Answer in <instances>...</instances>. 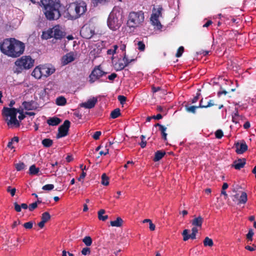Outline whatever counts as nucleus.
<instances>
[{
	"label": "nucleus",
	"mask_w": 256,
	"mask_h": 256,
	"mask_svg": "<svg viewBox=\"0 0 256 256\" xmlns=\"http://www.w3.org/2000/svg\"><path fill=\"white\" fill-rule=\"evenodd\" d=\"M75 60V55L74 52H70L64 56L62 58V64L63 65H66L73 62Z\"/></svg>",
	"instance_id": "dca6fc26"
},
{
	"label": "nucleus",
	"mask_w": 256,
	"mask_h": 256,
	"mask_svg": "<svg viewBox=\"0 0 256 256\" xmlns=\"http://www.w3.org/2000/svg\"><path fill=\"white\" fill-rule=\"evenodd\" d=\"M246 164V160L245 158H238L234 162L232 166L236 170H240L244 167Z\"/></svg>",
	"instance_id": "a211bd4d"
},
{
	"label": "nucleus",
	"mask_w": 256,
	"mask_h": 256,
	"mask_svg": "<svg viewBox=\"0 0 256 256\" xmlns=\"http://www.w3.org/2000/svg\"><path fill=\"white\" fill-rule=\"evenodd\" d=\"M184 52V48L182 46H180L178 48L177 50L176 56L177 58H180L182 56V53Z\"/></svg>",
	"instance_id": "a18cd8bd"
},
{
	"label": "nucleus",
	"mask_w": 256,
	"mask_h": 256,
	"mask_svg": "<svg viewBox=\"0 0 256 256\" xmlns=\"http://www.w3.org/2000/svg\"><path fill=\"white\" fill-rule=\"evenodd\" d=\"M150 20L152 24L156 26L158 30H160L162 28V25L158 20V17L156 14H152Z\"/></svg>",
	"instance_id": "aec40b11"
},
{
	"label": "nucleus",
	"mask_w": 256,
	"mask_h": 256,
	"mask_svg": "<svg viewBox=\"0 0 256 256\" xmlns=\"http://www.w3.org/2000/svg\"><path fill=\"white\" fill-rule=\"evenodd\" d=\"M22 108L26 110H35L38 108V104L36 102L31 100L30 102H24L22 104Z\"/></svg>",
	"instance_id": "4468645a"
},
{
	"label": "nucleus",
	"mask_w": 256,
	"mask_h": 256,
	"mask_svg": "<svg viewBox=\"0 0 256 256\" xmlns=\"http://www.w3.org/2000/svg\"><path fill=\"white\" fill-rule=\"evenodd\" d=\"M200 90L196 94V95L191 100L192 104H194L200 98Z\"/></svg>",
	"instance_id": "09e8293b"
},
{
	"label": "nucleus",
	"mask_w": 256,
	"mask_h": 256,
	"mask_svg": "<svg viewBox=\"0 0 256 256\" xmlns=\"http://www.w3.org/2000/svg\"><path fill=\"white\" fill-rule=\"evenodd\" d=\"M108 0H94V6H98L99 4H104Z\"/></svg>",
	"instance_id": "bf43d9fd"
},
{
	"label": "nucleus",
	"mask_w": 256,
	"mask_h": 256,
	"mask_svg": "<svg viewBox=\"0 0 256 256\" xmlns=\"http://www.w3.org/2000/svg\"><path fill=\"white\" fill-rule=\"evenodd\" d=\"M70 126V121L68 120H65L64 123L58 128V133L56 135V138L58 139L67 136L68 134Z\"/></svg>",
	"instance_id": "9d476101"
},
{
	"label": "nucleus",
	"mask_w": 256,
	"mask_h": 256,
	"mask_svg": "<svg viewBox=\"0 0 256 256\" xmlns=\"http://www.w3.org/2000/svg\"><path fill=\"white\" fill-rule=\"evenodd\" d=\"M20 224V220H18L17 221H14L12 224V228H14L15 227H16L18 225Z\"/></svg>",
	"instance_id": "338daca9"
},
{
	"label": "nucleus",
	"mask_w": 256,
	"mask_h": 256,
	"mask_svg": "<svg viewBox=\"0 0 256 256\" xmlns=\"http://www.w3.org/2000/svg\"><path fill=\"white\" fill-rule=\"evenodd\" d=\"M101 183L104 186H107L109 184V178L104 173L102 176Z\"/></svg>",
	"instance_id": "2f4dec72"
},
{
	"label": "nucleus",
	"mask_w": 256,
	"mask_h": 256,
	"mask_svg": "<svg viewBox=\"0 0 256 256\" xmlns=\"http://www.w3.org/2000/svg\"><path fill=\"white\" fill-rule=\"evenodd\" d=\"M123 60L124 61V64H125V65H126V66H128L130 63L132 62V61H134V59H131V60H129L126 54H124V56L123 58Z\"/></svg>",
	"instance_id": "8fccbe9b"
},
{
	"label": "nucleus",
	"mask_w": 256,
	"mask_h": 256,
	"mask_svg": "<svg viewBox=\"0 0 256 256\" xmlns=\"http://www.w3.org/2000/svg\"><path fill=\"white\" fill-rule=\"evenodd\" d=\"M30 174L34 175L36 174L40 171L38 168H36L34 164L31 166L29 169Z\"/></svg>",
	"instance_id": "72a5a7b5"
},
{
	"label": "nucleus",
	"mask_w": 256,
	"mask_h": 256,
	"mask_svg": "<svg viewBox=\"0 0 256 256\" xmlns=\"http://www.w3.org/2000/svg\"><path fill=\"white\" fill-rule=\"evenodd\" d=\"M10 141L14 144V142L18 143L19 141V138L18 136H14L12 138Z\"/></svg>",
	"instance_id": "774afa93"
},
{
	"label": "nucleus",
	"mask_w": 256,
	"mask_h": 256,
	"mask_svg": "<svg viewBox=\"0 0 256 256\" xmlns=\"http://www.w3.org/2000/svg\"><path fill=\"white\" fill-rule=\"evenodd\" d=\"M7 191L8 192H10L11 196H13L15 194L16 189L15 188H11L10 186H8V187Z\"/></svg>",
	"instance_id": "052dcab7"
},
{
	"label": "nucleus",
	"mask_w": 256,
	"mask_h": 256,
	"mask_svg": "<svg viewBox=\"0 0 256 256\" xmlns=\"http://www.w3.org/2000/svg\"><path fill=\"white\" fill-rule=\"evenodd\" d=\"M76 2H72L69 4L68 7L66 9L68 14L72 18L76 19L78 18V16H77L78 13L76 12Z\"/></svg>",
	"instance_id": "f8f14e48"
},
{
	"label": "nucleus",
	"mask_w": 256,
	"mask_h": 256,
	"mask_svg": "<svg viewBox=\"0 0 256 256\" xmlns=\"http://www.w3.org/2000/svg\"><path fill=\"white\" fill-rule=\"evenodd\" d=\"M238 204H245L248 200L247 194L245 192H242L241 196L238 198Z\"/></svg>",
	"instance_id": "cd10ccee"
},
{
	"label": "nucleus",
	"mask_w": 256,
	"mask_h": 256,
	"mask_svg": "<svg viewBox=\"0 0 256 256\" xmlns=\"http://www.w3.org/2000/svg\"><path fill=\"white\" fill-rule=\"evenodd\" d=\"M8 112H24V109L22 108V107L19 108H10V111Z\"/></svg>",
	"instance_id": "5fc2aeb1"
},
{
	"label": "nucleus",
	"mask_w": 256,
	"mask_h": 256,
	"mask_svg": "<svg viewBox=\"0 0 256 256\" xmlns=\"http://www.w3.org/2000/svg\"><path fill=\"white\" fill-rule=\"evenodd\" d=\"M102 132L100 131L96 132L92 136V138L96 140H98L100 138V136L101 135Z\"/></svg>",
	"instance_id": "4d7b16f0"
},
{
	"label": "nucleus",
	"mask_w": 256,
	"mask_h": 256,
	"mask_svg": "<svg viewBox=\"0 0 256 256\" xmlns=\"http://www.w3.org/2000/svg\"><path fill=\"white\" fill-rule=\"evenodd\" d=\"M54 188V185L52 184H47L44 186L42 187V189L44 190L50 191L53 190Z\"/></svg>",
	"instance_id": "37998d69"
},
{
	"label": "nucleus",
	"mask_w": 256,
	"mask_h": 256,
	"mask_svg": "<svg viewBox=\"0 0 256 256\" xmlns=\"http://www.w3.org/2000/svg\"><path fill=\"white\" fill-rule=\"evenodd\" d=\"M83 242L87 246H89L92 244V239L90 236H85L82 240Z\"/></svg>",
	"instance_id": "c9c22d12"
},
{
	"label": "nucleus",
	"mask_w": 256,
	"mask_h": 256,
	"mask_svg": "<svg viewBox=\"0 0 256 256\" xmlns=\"http://www.w3.org/2000/svg\"><path fill=\"white\" fill-rule=\"evenodd\" d=\"M42 38L45 40H48L54 38L56 40H61L64 36V32L62 31L58 25L54 26L52 28H49L46 31L43 32Z\"/></svg>",
	"instance_id": "39448f33"
},
{
	"label": "nucleus",
	"mask_w": 256,
	"mask_h": 256,
	"mask_svg": "<svg viewBox=\"0 0 256 256\" xmlns=\"http://www.w3.org/2000/svg\"><path fill=\"white\" fill-rule=\"evenodd\" d=\"M2 118L10 128L20 126V121L17 120V113H2Z\"/></svg>",
	"instance_id": "6e6552de"
},
{
	"label": "nucleus",
	"mask_w": 256,
	"mask_h": 256,
	"mask_svg": "<svg viewBox=\"0 0 256 256\" xmlns=\"http://www.w3.org/2000/svg\"><path fill=\"white\" fill-rule=\"evenodd\" d=\"M62 120L56 117L53 116L50 117L46 120V123L50 126H56L61 123Z\"/></svg>",
	"instance_id": "6ab92c4d"
},
{
	"label": "nucleus",
	"mask_w": 256,
	"mask_h": 256,
	"mask_svg": "<svg viewBox=\"0 0 256 256\" xmlns=\"http://www.w3.org/2000/svg\"><path fill=\"white\" fill-rule=\"evenodd\" d=\"M220 91H218V96H220L222 94H223L226 95L228 93L234 92L236 90L235 88H231V89L228 90H224L222 87H220Z\"/></svg>",
	"instance_id": "f704fd0d"
},
{
	"label": "nucleus",
	"mask_w": 256,
	"mask_h": 256,
	"mask_svg": "<svg viewBox=\"0 0 256 256\" xmlns=\"http://www.w3.org/2000/svg\"><path fill=\"white\" fill-rule=\"evenodd\" d=\"M56 104L58 106H64L66 102V98L64 96H59L56 99Z\"/></svg>",
	"instance_id": "7c9ffc66"
},
{
	"label": "nucleus",
	"mask_w": 256,
	"mask_h": 256,
	"mask_svg": "<svg viewBox=\"0 0 256 256\" xmlns=\"http://www.w3.org/2000/svg\"><path fill=\"white\" fill-rule=\"evenodd\" d=\"M106 74L107 72L101 69L100 66H96L89 76V82L90 84H93Z\"/></svg>",
	"instance_id": "1a4fd4ad"
},
{
	"label": "nucleus",
	"mask_w": 256,
	"mask_h": 256,
	"mask_svg": "<svg viewBox=\"0 0 256 256\" xmlns=\"http://www.w3.org/2000/svg\"><path fill=\"white\" fill-rule=\"evenodd\" d=\"M50 218V216L48 212H44L42 214L41 220L46 222Z\"/></svg>",
	"instance_id": "4c0bfd02"
},
{
	"label": "nucleus",
	"mask_w": 256,
	"mask_h": 256,
	"mask_svg": "<svg viewBox=\"0 0 256 256\" xmlns=\"http://www.w3.org/2000/svg\"><path fill=\"white\" fill-rule=\"evenodd\" d=\"M90 253V248L88 247H86L82 248V255L86 256L88 254Z\"/></svg>",
	"instance_id": "603ef678"
},
{
	"label": "nucleus",
	"mask_w": 256,
	"mask_h": 256,
	"mask_svg": "<svg viewBox=\"0 0 256 256\" xmlns=\"http://www.w3.org/2000/svg\"><path fill=\"white\" fill-rule=\"evenodd\" d=\"M86 172L84 171H82V174L80 175V176L78 178V180L80 181L81 179H84L86 176Z\"/></svg>",
	"instance_id": "69168bd1"
},
{
	"label": "nucleus",
	"mask_w": 256,
	"mask_h": 256,
	"mask_svg": "<svg viewBox=\"0 0 256 256\" xmlns=\"http://www.w3.org/2000/svg\"><path fill=\"white\" fill-rule=\"evenodd\" d=\"M52 1V0H40V2L45 8L46 6L51 4Z\"/></svg>",
	"instance_id": "6e6d98bb"
},
{
	"label": "nucleus",
	"mask_w": 256,
	"mask_h": 256,
	"mask_svg": "<svg viewBox=\"0 0 256 256\" xmlns=\"http://www.w3.org/2000/svg\"><path fill=\"white\" fill-rule=\"evenodd\" d=\"M144 16L142 11L132 12L128 15V24L130 28H136L144 21Z\"/></svg>",
	"instance_id": "20e7f679"
},
{
	"label": "nucleus",
	"mask_w": 256,
	"mask_h": 256,
	"mask_svg": "<svg viewBox=\"0 0 256 256\" xmlns=\"http://www.w3.org/2000/svg\"><path fill=\"white\" fill-rule=\"evenodd\" d=\"M211 106H216L220 109L223 107V105L218 104L214 100H210L207 98L204 99L202 98L198 106H192L190 104H187L185 105L186 110L188 112H195L196 110L199 108H207Z\"/></svg>",
	"instance_id": "7ed1b4c3"
},
{
	"label": "nucleus",
	"mask_w": 256,
	"mask_h": 256,
	"mask_svg": "<svg viewBox=\"0 0 256 256\" xmlns=\"http://www.w3.org/2000/svg\"><path fill=\"white\" fill-rule=\"evenodd\" d=\"M116 77H117V74L116 73H112L110 75L108 76V78L110 80H113Z\"/></svg>",
	"instance_id": "0e129e2a"
},
{
	"label": "nucleus",
	"mask_w": 256,
	"mask_h": 256,
	"mask_svg": "<svg viewBox=\"0 0 256 256\" xmlns=\"http://www.w3.org/2000/svg\"><path fill=\"white\" fill-rule=\"evenodd\" d=\"M124 221L120 217H118L116 220L111 221L110 222V225L112 226L120 227L122 226Z\"/></svg>",
	"instance_id": "a878e982"
},
{
	"label": "nucleus",
	"mask_w": 256,
	"mask_h": 256,
	"mask_svg": "<svg viewBox=\"0 0 256 256\" xmlns=\"http://www.w3.org/2000/svg\"><path fill=\"white\" fill-rule=\"evenodd\" d=\"M122 16L118 13L112 12L108 18L107 24L108 28L112 30H116L118 29L122 24Z\"/></svg>",
	"instance_id": "0eeeda50"
},
{
	"label": "nucleus",
	"mask_w": 256,
	"mask_h": 256,
	"mask_svg": "<svg viewBox=\"0 0 256 256\" xmlns=\"http://www.w3.org/2000/svg\"><path fill=\"white\" fill-rule=\"evenodd\" d=\"M42 66H37L32 71V75L35 78L37 79H40L42 78V76H44L43 74H42Z\"/></svg>",
	"instance_id": "4be33fe9"
},
{
	"label": "nucleus",
	"mask_w": 256,
	"mask_h": 256,
	"mask_svg": "<svg viewBox=\"0 0 256 256\" xmlns=\"http://www.w3.org/2000/svg\"><path fill=\"white\" fill-rule=\"evenodd\" d=\"M146 137L144 135H142L140 136V139H141V142L140 144V147L142 148H144L146 146V141L145 140Z\"/></svg>",
	"instance_id": "c03bdc74"
},
{
	"label": "nucleus",
	"mask_w": 256,
	"mask_h": 256,
	"mask_svg": "<svg viewBox=\"0 0 256 256\" xmlns=\"http://www.w3.org/2000/svg\"><path fill=\"white\" fill-rule=\"evenodd\" d=\"M188 230H187V229H185L184 230L182 233V235L183 236V240L184 241H186L188 240L189 238H191L192 240H194V239H196V234H194L192 232L191 234H188Z\"/></svg>",
	"instance_id": "5701e85b"
},
{
	"label": "nucleus",
	"mask_w": 256,
	"mask_h": 256,
	"mask_svg": "<svg viewBox=\"0 0 256 256\" xmlns=\"http://www.w3.org/2000/svg\"><path fill=\"white\" fill-rule=\"evenodd\" d=\"M203 222V218L201 216H199L194 218L192 221V225L201 228Z\"/></svg>",
	"instance_id": "b1692460"
},
{
	"label": "nucleus",
	"mask_w": 256,
	"mask_h": 256,
	"mask_svg": "<svg viewBox=\"0 0 256 256\" xmlns=\"http://www.w3.org/2000/svg\"><path fill=\"white\" fill-rule=\"evenodd\" d=\"M118 100L120 102V104H123L124 102H125L126 101V96H121V95L118 96Z\"/></svg>",
	"instance_id": "680f3d73"
},
{
	"label": "nucleus",
	"mask_w": 256,
	"mask_h": 256,
	"mask_svg": "<svg viewBox=\"0 0 256 256\" xmlns=\"http://www.w3.org/2000/svg\"><path fill=\"white\" fill-rule=\"evenodd\" d=\"M215 136L216 138L220 139L222 138V137L224 136V133L222 130H218L215 132Z\"/></svg>",
	"instance_id": "49530a36"
},
{
	"label": "nucleus",
	"mask_w": 256,
	"mask_h": 256,
	"mask_svg": "<svg viewBox=\"0 0 256 256\" xmlns=\"http://www.w3.org/2000/svg\"><path fill=\"white\" fill-rule=\"evenodd\" d=\"M14 210L17 212H20L22 208L26 210L28 208V204L25 203L22 204L21 205H19L16 202L14 203Z\"/></svg>",
	"instance_id": "bb28decb"
},
{
	"label": "nucleus",
	"mask_w": 256,
	"mask_h": 256,
	"mask_svg": "<svg viewBox=\"0 0 256 256\" xmlns=\"http://www.w3.org/2000/svg\"><path fill=\"white\" fill-rule=\"evenodd\" d=\"M42 74H43L44 76V77H48L52 74L54 71L55 70L54 68H50L46 66H42Z\"/></svg>",
	"instance_id": "412c9836"
},
{
	"label": "nucleus",
	"mask_w": 256,
	"mask_h": 256,
	"mask_svg": "<svg viewBox=\"0 0 256 256\" xmlns=\"http://www.w3.org/2000/svg\"><path fill=\"white\" fill-rule=\"evenodd\" d=\"M94 34V30L88 25H84L80 30V36L84 38L90 39Z\"/></svg>",
	"instance_id": "9b49d317"
},
{
	"label": "nucleus",
	"mask_w": 256,
	"mask_h": 256,
	"mask_svg": "<svg viewBox=\"0 0 256 256\" xmlns=\"http://www.w3.org/2000/svg\"><path fill=\"white\" fill-rule=\"evenodd\" d=\"M105 213V210L104 209H101L98 212V218L100 220L105 221L108 218V216H102Z\"/></svg>",
	"instance_id": "c85d7f7f"
},
{
	"label": "nucleus",
	"mask_w": 256,
	"mask_h": 256,
	"mask_svg": "<svg viewBox=\"0 0 256 256\" xmlns=\"http://www.w3.org/2000/svg\"><path fill=\"white\" fill-rule=\"evenodd\" d=\"M241 116L239 114V113H234V114L232 116V120L234 122L237 124Z\"/></svg>",
	"instance_id": "79ce46f5"
},
{
	"label": "nucleus",
	"mask_w": 256,
	"mask_h": 256,
	"mask_svg": "<svg viewBox=\"0 0 256 256\" xmlns=\"http://www.w3.org/2000/svg\"><path fill=\"white\" fill-rule=\"evenodd\" d=\"M42 144L44 147L50 148L52 145L53 141L50 138H44L42 140Z\"/></svg>",
	"instance_id": "c756f323"
},
{
	"label": "nucleus",
	"mask_w": 256,
	"mask_h": 256,
	"mask_svg": "<svg viewBox=\"0 0 256 256\" xmlns=\"http://www.w3.org/2000/svg\"><path fill=\"white\" fill-rule=\"evenodd\" d=\"M26 166L24 162H19L15 164V168L18 171L24 170Z\"/></svg>",
	"instance_id": "58836bf2"
},
{
	"label": "nucleus",
	"mask_w": 256,
	"mask_h": 256,
	"mask_svg": "<svg viewBox=\"0 0 256 256\" xmlns=\"http://www.w3.org/2000/svg\"><path fill=\"white\" fill-rule=\"evenodd\" d=\"M38 206L37 202H34L29 205L28 209L30 212L33 211Z\"/></svg>",
	"instance_id": "13d9d810"
},
{
	"label": "nucleus",
	"mask_w": 256,
	"mask_h": 256,
	"mask_svg": "<svg viewBox=\"0 0 256 256\" xmlns=\"http://www.w3.org/2000/svg\"><path fill=\"white\" fill-rule=\"evenodd\" d=\"M62 6L60 1H52L51 4L46 6L44 14L49 20H57L61 16Z\"/></svg>",
	"instance_id": "f03ea898"
},
{
	"label": "nucleus",
	"mask_w": 256,
	"mask_h": 256,
	"mask_svg": "<svg viewBox=\"0 0 256 256\" xmlns=\"http://www.w3.org/2000/svg\"><path fill=\"white\" fill-rule=\"evenodd\" d=\"M97 102V98L93 97L88 100L86 102L82 103L80 106L86 108H92L95 106Z\"/></svg>",
	"instance_id": "f3484780"
},
{
	"label": "nucleus",
	"mask_w": 256,
	"mask_h": 256,
	"mask_svg": "<svg viewBox=\"0 0 256 256\" xmlns=\"http://www.w3.org/2000/svg\"><path fill=\"white\" fill-rule=\"evenodd\" d=\"M23 226L26 229H30L32 228L33 222H28L24 223Z\"/></svg>",
	"instance_id": "864d4df0"
},
{
	"label": "nucleus",
	"mask_w": 256,
	"mask_h": 256,
	"mask_svg": "<svg viewBox=\"0 0 256 256\" xmlns=\"http://www.w3.org/2000/svg\"><path fill=\"white\" fill-rule=\"evenodd\" d=\"M161 132L162 138L164 140H167V134L166 133V128L164 126V128L160 130Z\"/></svg>",
	"instance_id": "ea45409f"
},
{
	"label": "nucleus",
	"mask_w": 256,
	"mask_h": 256,
	"mask_svg": "<svg viewBox=\"0 0 256 256\" xmlns=\"http://www.w3.org/2000/svg\"><path fill=\"white\" fill-rule=\"evenodd\" d=\"M254 234L252 229H250L248 233L246 234V237L248 240L252 241V236Z\"/></svg>",
	"instance_id": "de8ad7c7"
},
{
	"label": "nucleus",
	"mask_w": 256,
	"mask_h": 256,
	"mask_svg": "<svg viewBox=\"0 0 256 256\" xmlns=\"http://www.w3.org/2000/svg\"><path fill=\"white\" fill-rule=\"evenodd\" d=\"M34 60L29 56H22L15 62V64L17 66L16 70L20 72L23 70L30 69L34 66Z\"/></svg>",
	"instance_id": "423d86ee"
},
{
	"label": "nucleus",
	"mask_w": 256,
	"mask_h": 256,
	"mask_svg": "<svg viewBox=\"0 0 256 256\" xmlns=\"http://www.w3.org/2000/svg\"><path fill=\"white\" fill-rule=\"evenodd\" d=\"M236 150V152L238 154H242L248 150V146L244 140L240 143L236 142L234 144Z\"/></svg>",
	"instance_id": "2eb2a0df"
},
{
	"label": "nucleus",
	"mask_w": 256,
	"mask_h": 256,
	"mask_svg": "<svg viewBox=\"0 0 256 256\" xmlns=\"http://www.w3.org/2000/svg\"><path fill=\"white\" fill-rule=\"evenodd\" d=\"M121 116V113H110V118H116Z\"/></svg>",
	"instance_id": "e2e57ef3"
},
{
	"label": "nucleus",
	"mask_w": 256,
	"mask_h": 256,
	"mask_svg": "<svg viewBox=\"0 0 256 256\" xmlns=\"http://www.w3.org/2000/svg\"><path fill=\"white\" fill-rule=\"evenodd\" d=\"M126 67V65L122 62H117L115 64V68L116 71L122 70Z\"/></svg>",
	"instance_id": "e433bc0d"
},
{
	"label": "nucleus",
	"mask_w": 256,
	"mask_h": 256,
	"mask_svg": "<svg viewBox=\"0 0 256 256\" xmlns=\"http://www.w3.org/2000/svg\"><path fill=\"white\" fill-rule=\"evenodd\" d=\"M25 45L15 38L4 39L0 43V50L4 54L16 58L22 55L24 50Z\"/></svg>",
	"instance_id": "f257e3e1"
},
{
	"label": "nucleus",
	"mask_w": 256,
	"mask_h": 256,
	"mask_svg": "<svg viewBox=\"0 0 256 256\" xmlns=\"http://www.w3.org/2000/svg\"><path fill=\"white\" fill-rule=\"evenodd\" d=\"M204 246H212L214 245L213 240L208 237H206L204 240Z\"/></svg>",
	"instance_id": "473e14b6"
},
{
	"label": "nucleus",
	"mask_w": 256,
	"mask_h": 256,
	"mask_svg": "<svg viewBox=\"0 0 256 256\" xmlns=\"http://www.w3.org/2000/svg\"><path fill=\"white\" fill-rule=\"evenodd\" d=\"M138 49L140 51H144L145 50V44H144L141 41H140L138 43Z\"/></svg>",
	"instance_id": "3c124183"
},
{
	"label": "nucleus",
	"mask_w": 256,
	"mask_h": 256,
	"mask_svg": "<svg viewBox=\"0 0 256 256\" xmlns=\"http://www.w3.org/2000/svg\"><path fill=\"white\" fill-rule=\"evenodd\" d=\"M77 16L79 18L81 15L84 14L86 10V4L84 1L76 2Z\"/></svg>",
	"instance_id": "ddd939ff"
},
{
	"label": "nucleus",
	"mask_w": 256,
	"mask_h": 256,
	"mask_svg": "<svg viewBox=\"0 0 256 256\" xmlns=\"http://www.w3.org/2000/svg\"><path fill=\"white\" fill-rule=\"evenodd\" d=\"M20 115L18 116V121H20V122L21 120L24 119L26 117V115H29L30 116H34L36 113H20Z\"/></svg>",
	"instance_id": "a19ab883"
},
{
	"label": "nucleus",
	"mask_w": 256,
	"mask_h": 256,
	"mask_svg": "<svg viewBox=\"0 0 256 256\" xmlns=\"http://www.w3.org/2000/svg\"><path fill=\"white\" fill-rule=\"evenodd\" d=\"M166 154V152L164 150H158L155 152L154 157L153 159L154 162H158L161 160Z\"/></svg>",
	"instance_id": "393cba45"
}]
</instances>
